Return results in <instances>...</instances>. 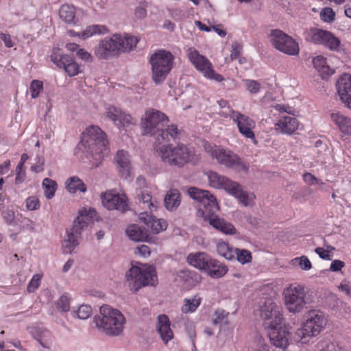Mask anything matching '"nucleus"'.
I'll return each mask as SVG.
<instances>
[{
	"label": "nucleus",
	"instance_id": "nucleus-1",
	"mask_svg": "<svg viewBox=\"0 0 351 351\" xmlns=\"http://www.w3.org/2000/svg\"><path fill=\"white\" fill-rule=\"evenodd\" d=\"M189 196L199 202L197 215L202 217L205 221L215 229L225 234H234L236 229L229 222L219 217L216 213L219 210V206L216 198L209 191L202 190L196 187H191L188 190Z\"/></svg>",
	"mask_w": 351,
	"mask_h": 351
},
{
	"label": "nucleus",
	"instance_id": "nucleus-2",
	"mask_svg": "<svg viewBox=\"0 0 351 351\" xmlns=\"http://www.w3.org/2000/svg\"><path fill=\"white\" fill-rule=\"evenodd\" d=\"M94 322L99 332L116 337L122 333L125 319L120 311L105 304L94 317Z\"/></svg>",
	"mask_w": 351,
	"mask_h": 351
},
{
	"label": "nucleus",
	"instance_id": "nucleus-3",
	"mask_svg": "<svg viewBox=\"0 0 351 351\" xmlns=\"http://www.w3.org/2000/svg\"><path fill=\"white\" fill-rule=\"evenodd\" d=\"M138 42V40L134 36L127 34L122 37L119 34H114L109 38L102 40L95 48V53L99 59L108 60L121 52L132 50Z\"/></svg>",
	"mask_w": 351,
	"mask_h": 351
},
{
	"label": "nucleus",
	"instance_id": "nucleus-4",
	"mask_svg": "<svg viewBox=\"0 0 351 351\" xmlns=\"http://www.w3.org/2000/svg\"><path fill=\"white\" fill-rule=\"evenodd\" d=\"M126 278L131 290L137 292L146 286H155L158 277L155 268L147 264L138 263L132 265L126 273Z\"/></svg>",
	"mask_w": 351,
	"mask_h": 351
},
{
	"label": "nucleus",
	"instance_id": "nucleus-5",
	"mask_svg": "<svg viewBox=\"0 0 351 351\" xmlns=\"http://www.w3.org/2000/svg\"><path fill=\"white\" fill-rule=\"evenodd\" d=\"M82 143L87 149V152L97 161L102 160L108 145L106 134L98 126L95 125L86 129V133L83 134Z\"/></svg>",
	"mask_w": 351,
	"mask_h": 351
},
{
	"label": "nucleus",
	"instance_id": "nucleus-6",
	"mask_svg": "<svg viewBox=\"0 0 351 351\" xmlns=\"http://www.w3.org/2000/svg\"><path fill=\"white\" fill-rule=\"evenodd\" d=\"M162 161L169 165L182 167L190 162L193 157V152L183 144L176 147L172 145H163L157 149Z\"/></svg>",
	"mask_w": 351,
	"mask_h": 351
},
{
	"label": "nucleus",
	"instance_id": "nucleus-7",
	"mask_svg": "<svg viewBox=\"0 0 351 351\" xmlns=\"http://www.w3.org/2000/svg\"><path fill=\"white\" fill-rule=\"evenodd\" d=\"M174 56L166 50H159L152 55L149 63L152 66V78L158 85L167 78L173 68Z\"/></svg>",
	"mask_w": 351,
	"mask_h": 351
},
{
	"label": "nucleus",
	"instance_id": "nucleus-8",
	"mask_svg": "<svg viewBox=\"0 0 351 351\" xmlns=\"http://www.w3.org/2000/svg\"><path fill=\"white\" fill-rule=\"evenodd\" d=\"M207 176L210 186L217 189H223L229 194L237 198L245 206L250 204L247 193L242 189L238 182L220 176L215 171H208Z\"/></svg>",
	"mask_w": 351,
	"mask_h": 351
},
{
	"label": "nucleus",
	"instance_id": "nucleus-9",
	"mask_svg": "<svg viewBox=\"0 0 351 351\" xmlns=\"http://www.w3.org/2000/svg\"><path fill=\"white\" fill-rule=\"evenodd\" d=\"M169 121V118L165 113L158 110L149 109L145 111L142 118L143 134H149L156 137Z\"/></svg>",
	"mask_w": 351,
	"mask_h": 351
},
{
	"label": "nucleus",
	"instance_id": "nucleus-10",
	"mask_svg": "<svg viewBox=\"0 0 351 351\" xmlns=\"http://www.w3.org/2000/svg\"><path fill=\"white\" fill-rule=\"evenodd\" d=\"M213 158L217 160L221 165L232 169L236 171L247 172L249 165L245 164L236 154L218 147L211 148L210 150Z\"/></svg>",
	"mask_w": 351,
	"mask_h": 351
},
{
	"label": "nucleus",
	"instance_id": "nucleus-11",
	"mask_svg": "<svg viewBox=\"0 0 351 351\" xmlns=\"http://www.w3.org/2000/svg\"><path fill=\"white\" fill-rule=\"evenodd\" d=\"M187 56L195 69L202 75L211 80L221 82L224 80L223 77L217 73L213 69V64L205 56L201 55L199 51L191 47L188 49Z\"/></svg>",
	"mask_w": 351,
	"mask_h": 351
},
{
	"label": "nucleus",
	"instance_id": "nucleus-12",
	"mask_svg": "<svg viewBox=\"0 0 351 351\" xmlns=\"http://www.w3.org/2000/svg\"><path fill=\"white\" fill-rule=\"evenodd\" d=\"M306 40L315 45H322L332 51H338L341 40L332 32L319 28H311L306 32Z\"/></svg>",
	"mask_w": 351,
	"mask_h": 351
},
{
	"label": "nucleus",
	"instance_id": "nucleus-13",
	"mask_svg": "<svg viewBox=\"0 0 351 351\" xmlns=\"http://www.w3.org/2000/svg\"><path fill=\"white\" fill-rule=\"evenodd\" d=\"M283 295L285 296V304L291 313L301 312L306 304L304 299V287L302 285H291L285 289Z\"/></svg>",
	"mask_w": 351,
	"mask_h": 351
},
{
	"label": "nucleus",
	"instance_id": "nucleus-14",
	"mask_svg": "<svg viewBox=\"0 0 351 351\" xmlns=\"http://www.w3.org/2000/svg\"><path fill=\"white\" fill-rule=\"evenodd\" d=\"M269 37L272 45L278 51L290 56H295L298 53V44L282 31L279 29L272 30Z\"/></svg>",
	"mask_w": 351,
	"mask_h": 351
},
{
	"label": "nucleus",
	"instance_id": "nucleus-15",
	"mask_svg": "<svg viewBox=\"0 0 351 351\" xmlns=\"http://www.w3.org/2000/svg\"><path fill=\"white\" fill-rule=\"evenodd\" d=\"M261 311L264 326L266 328L270 330L282 324L283 321L282 308L271 300L265 302Z\"/></svg>",
	"mask_w": 351,
	"mask_h": 351
},
{
	"label": "nucleus",
	"instance_id": "nucleus-16",
	"mask_svg": "<svg viewBox=\"0 0 351 351\" xmlns=\"http://www.w3.org/2000/svg\"><path fill=\"white\" fill-rule=\"evenodd\" d=\"M51 60L59 68L63 69L69 76H75L79 73V66L73 58L60 53V49L53 50Z\"/></svg>",
	"mask_w": 351,
	"mask_h": 351
},
{
	"label": "nucleus",
	"instance_id": "nucleus-17",
	"mask_svg": "<svg viewBox=\"0 0 351 351\" xmlns=\"http://www.w3.org/2000/svg\"><path fill=\"white\" fill-rule=\"evenodd\" d=\"M327 319L324 313L319 310L309 311L305 325V330L311 332V336L315 337L320 333L326 325Z\"/></svg>",
	"mask_w": 351,
	"mask_h": 351
},
{
	"label": "nucleus",
	"instance_id": "nucleus-18",
	"mask_svg": "<svg viewBox=\"0 0 351 351\" xmlns=\"http://www.w3.org/2000/svg\"><path fill=\"white\" fill-rule=\"evenodd\" d=\"M230 117L237 123L239 131L245 137L255 139L252 129L255 127V122L245 114L232 109Z\"/></svg>",
	"mask_w": 351,
	"mask_h": 351
},
{
	"label": "nucleus",
	"instance_id": "nucleus-19",
	"mask_svg": "<svg viewBox=\"0 0 351 351\" xmlns=\"http://www.w3.org/2000/svg\"><path fill=\"white\" fill-rule=\"evenodd\" d=\"M101 202L103 205L108 210L115 209L124 213L128 209L126 197L111 191L101 195Z\"/></svg>",
	"mask_w": 351,
	"mask_h": 351
},
{
	"label": "nucleus",
	"instance_id": "nucleus-20",
	"mask_svg": "<svg viewBox=\"0 0 351 351\" xmlns=\"http://www.w3.org/2000/svg\"><path fill=\"white\" fill-rule=\"evenodd\" d=\"M268 336L271 343L276 348L285 350L289 345L290 332L285 325L280 324L270 329Z\"/></svg>",
	"mask_w": 351,
	"mask_h": 351
},
{
	"label": "nucleus",
	"instance_id": "nucleus-21",
	"mask_svg": "<svg viewBox=\"0 0 351 351\" xmlns=\"http://www.w3.org/2000/svg\"><path fill=\"white\" fill-rule=\"evenodd\" d=\"M338 95L344 105L351 109V75L343 74L337 82Z\"/></svg>",
	"mask_w": 351,
	"mask_h": 351
},
{
	"label": "nucleus",
	"instance_id": "nucleus-22",
	"mask_svg": "<svg viewBox=\"0 0 351 351\" xmlns=\"http://www.w3.org/2000/svg\"><path fill=\"white\" fill-rule=\"evenodd\" d=\"M106 115L118 127H125L134 123V119L130 114L122 112L120 108L114 106L106 108Z\"/></svg>",
	"mask_w": 351,
	"mask_h": 351
},
{
	"label": "nucleus",
	"instance_id": "nucleus-23",
	"mask_svg": "<svg viewBox=\"0 0 351 351\" xmlns=\"http://www.w3.org/2000/svg\"><path fill=\"white\" fill-rule=\"evenodd\" d=\"M96 210L93 208H84L80 210L79 216L73 221V227L71 228L75 230V228H77V231L81 234V231L85 228L93 223V219L96 216Z\"/></svg>",
	"mask_w": 351,
	"mask_h": 351
},
{
	"label": "nucleus",
	"instance_id": "nucleus-24",
	"mask_svg": "<svg viewBox=\"0 0 351 351\" xmlns=\"http://www.w3.org/2000/svg\"><path fill=\"white\" fill-rule=\"evenodd\" d=\"M115 160L119 167L121 178L128 180L130 177L131 163L128 152L119 150L117 152Z\"/></svg>",
	"mask_w": 351,
	"mask_h": 351
},
{
	"label": "nucleus",
	"instance_id": "nucleus-25",
	"mask_svg": "<svg viewBox=\"0 0 351 351\" xmlns=\"http://www.w3.org/2000/svg\"><path fill=\"white\" fill-rule=\"evenodd\" d=\"M139 219L156 234L167 228V223L165 220L156 219L147 211L139 214Z\"/></svg>",
	"mask_w": 351,
	"mask_h": 351
},
{
	"label": "nucleus",
	"instance_id": "nucleus-26",
	"mask_svg": "<svg viewBox=\"0 0 351 351\" xmlns=\"http://www.w3.org/2000/svg\"><path fill=\"white\" fill-rule=\"evenodd\" d=\"M77 228H75V230L72 228L66 230V235L64 237L62 247L63 253L71 254L75 248L78 245L77 239L80 236L78 233Z\"/></svg>",
	"mask_w": 351,
	"mask_h": 351
},
{
	"label": "nucleus",
	"instance_id": "nucleus-27",
	"mask_svg": "<svg viewBox=\"0 0 351 351\" xmlns=\"http://www.w3.org/2000/svg\"><path fill=\"white\" fill-rule=\"evenodd\" d=\"M299 126V122L295 117L286 116L281 118L276 124V130L283 134H291Z\"/></svg>",
	"mask_w": 351,
	"mask_h": 351
},
{
	"label": "nucleus",
	"instance_id": "nucleus-28",
	"mask_svg": "<svg viewBox=\"0 0 351 351\" xmlns=\"http://www.w3.org/2000/svg\"><path fill=\"white\" fill-rule=\"evenodd\" d=\"M158 331L165 343L173 338V335L170 328V321L165 314L160 315L158 317Z\"/></svg>",
	"mask_w": 351,
	"mask_h": 351
},
{
	"label": "nucleus",
	"instance_id": "nucleus-29",
	"mask_svg": "<svg viewBox=\"0 0 351 351\" xmlns=\"http://www.w3.org/2000/svg\"><path fill=\"white\" fill-rule=\"evenodd\" d=\"M210 256L205 252L190 253L187 256V263L199 269L205 270Z\"/></svg>",
	"mask_w": 351,
	"mask_h": 351
},
{
	"label": "nucleus",
	"instance_id": "nucleus-30",
	"mask_svg": "<svg viewBox=\"0 0 351 351\" xmlns=\"http://www.w3.org/2000/svg\"><path fill=\"white\" fill-rule=\"evenodd\" d=\"M332 121L337 125L339 130L344 134L351 135V119L339 112L330 114Z\"/></svg>",
	"mask_w": 351,
	"mask_h": 351
},
{
	"label": "nucleus",
	"instance_id": "nucleus-31",
	"mask_svg": "<svg viewBox=\"0 0 351 351\" xmlns=\"http://www.w3.org/2000/svg\"><path fill=\"white\" fill-rule=\"evenodd\" d=\"M204 271H207L211 277L220 278L227 273L228 269L219 261L210 257L208 263V266L206 267Z\"/></svg>",
	"mask_w": 351,
	"mask_h": 351
},
{
	"label": "nucleus",
	"instance_id": "nucleus-32",
	"mask_svg": "<svg viewBox=\"0 0 351 351\" xmlns=\"http://www.w3.org/2000/svg\"><path fill=\"white\" fill-rule=\"evenodd\" d=\"M136 202L142 205L143 209H149L151 212L156 208L155 201L152 200V195L148 190H137L136 195Z\"/></svg>",
	"mask_w": 351,
	"mask_h": 351
},
{
	"label": "nucleus",
	"instance_id": "nucleus-33",
	"mask_svg": "<svg viewBox=\"0 0 351 351\" xmlns=\"http://www.w3.org/2000/svg\"><path fill=\"white\" fill-rule=\"evenodd\" d=\"M165 206L170 211L176 210L180 204V193L176 189H171L167 191L165 199Z\"/></svg>",
	"mask_w": 351,
	"mask_h": 351
},
{
	"label": "nucleus",
	"instance_id": "nucleus-34",
	"mask_svg": "<svg viewBox=\"0 0 351 351\" xmlns=\"http://www.w3.org/2000/svg\"><path fill=\"white\" fill-rule=\"evenodd\" d=\"M128 237L135 241H148L147 231L138 225L132 224L126 230Z\"/></svg>",
	"mask_w": 351,
	"mask_h": 351
},
{
	"label": "nucleus",
	"instance_id": "nucleus-35",
	"mask_svg": "<svg viewBox=\"0 0 351 351\" xmlns=\"http://www.w3.org/2000/svg\"><path fill=\"white\" fill-rule=\"evenodd\" d=\"M178 134L179 130L177 125L172 124L167 128H162L155 138L160 143L162 141L169 142L171 140H175Z\"/></svg>",
	"mask_w": 351,
	"mask_h": 351
},
{
	"label": "nucleus",
	"instance_id": "nucleus-36",
	"mask_svg": "<svg viewBox=\"0 0 351 351\" xmlns=\"http://www.w3.org/2000/svg\"><path fill=\"white\" fill-rule=\"evenodd\" d=\"M313 64L315 69L320 73L322 78L328 77L333 73L328 64L327 59L322 56H317L313 60Z\"/></svg>",
	"mask_w": 351,
	"mask_h": 351
},
{
	"label": "nucleus",
	"instance_id": "nucleus-37",
	"mask_svg": "<svg viewBox=\"0 0 351 351\" xmlns=\"http://www.w3.org/2000/svg\"><path fill=\"white\" fill-rule=\"evenodd\" d=\"M108 32L106 26L101 25H93L77 34V36L83 40L87 39L96 34H105Z\"/></svg>",
	"mask_w": 351,
	"mask_h": 351
},
{
	"label": "nucleus",
	"instance_id": "nucleus-38",
	"mask_svg": "<svg viewBox=\"0 0 351 351\" xmlns=\"http://www.w3.org/2000/svg\"><path fill=\"white\" fill-rule=\"evenodd\" d=\"M60 17L66 23L75 24V11L73 5H63L59 10Z\"/></svg>",
	"mask_w": 351,
	"mask_h": 351
},
{
	"label": "nucleus",
	"instance_id": "nucleus-39",
	"mask_svg": "<svg viewBox=\"0 0 351 351\" xmlns=\"http://www.w3.org/2000/svg\"><path fill=\"white\" fill-rule=\"evenodd\" d=\"M66 189L70 193H75L77 191L84 193L86 187L84 183L77 176L69 178L66 182Z\"/></svg>",
	"mask_w": 351,
	"mask_h": 351
},
{
	"label": "nucleus",
	"instance_id": "nucleus-40",
	"mask_svg": "<svg viewBox=\"0 0 351 351\" xmlns=\"http://www.w3.org/2000/svg\"><path fill=\"white\" fill-rule=\"evenodd\" d=\"M217 253L227 260H232L235 258L234 249L228 243L219 242L217 245Z\"/></svg>",
	"mask_w": 351,
	"mask_h": 351
},
{
	"label": "nucleus",
	"instance_id": "nucleus-41",
	"mask_svg": "<svg viewBox=\"0 0 351 351\" xmlns=\"http://www.w3.org/2000/svg\"><path fill=\"white\" fill-rule=\"evenodd\" d=\"M43 186L44 189L45 195L47 199H51L53 197L57 189L56 182L47 178H45L43 181Z\"/></svg>",
	"mask_w": 351,
	"mask_h": 351
},
{
	"label": "nucleus",
	"instance_id": "nucleus-42",
	"mask_svg": "<svg viewBox=\"0 0 351 351\" xmlns=\"http://www.w3.org/2000/svg\"><path fill=\"white\" fill-rule=\"evenodd\" d=\"M234 253L237 260L243 265L252 261V254L249 250L235 248Z\"/></svg>",
	"mask_w": 351,
	"mask_h": 351
},
{
	"label": "nucleus",
	"instance_id": "nucleus-43",
	"mask_svg": "<svg viewBox=\"0 0 351 351\" xmlns=\"http://www.w3.org/2000/svg\"><path fill=\"white\" fill-rule=\"evenodd\" d=\"M200 304V298L185 299V303L182 307L184 313L194 312Z\"/></svg>",
	"mask_w": 351,
	"mask_h": 351
},
{
	"label": "nucleus",
	"instance_id": "nucleus-44",
	"mask_svg": "<svg viewBox=\"0 0 351 351\" xmlns=\"http://www.w3.org/2000/svg\"><path fill=\"white\" fill-rule=\"evenodd\" d=\"M56 306L61 313H66L70 310V298L64 293L56 301Z\"/></svg>",
	"mask_w": 351,
	"mask_h": 351
},
{
	"label": "nucleus",
	"instance_id": "nucleus-45",
	"mask_svg": "<svg viewBox=\"0 0 351 351\" xmlns=\"http://www.w3.org/2000/svg\"><path fill=\"white\" fill-rule=\"evenodd\" d=\"M292 262L293 265H299L303 270H309L312 267L310 261L305 256L295 258Z\"/></svg>",
	"mask_w": 351,
	"mask_h": 351
},
{
	"label": "nucleus",
	"instance_id": "nucleus-46",
	"mask_svg": "<svg viewBox=\"0 0 351 351\" xmlns=\"http://www.w3.org/2000/svg\"><path fill=\"white\" fill-rule=\"evenodd\" d=\"M92 308L89 305H82L80 306L77 311L74 313L76 316L81 319H86L90 315Z\"/></svg>",
	"mask_w": 351,
	"mask_h": 351
},
{
	"label": "nucleus",
	"instance_id": "nucleus-47",
	"mask_svg": "<svg viewBox=\"0 0 351 351\" xmlns=\"http://www.w3.org/2000/svg\"><path fill=\"white\" fill-rule=\"evenodd\" d=\"M308 337H312L311 332L305 330V325L302 328H298L295 332L294 339L295 341H301L302 343H305L306 341V338Z\"/></svg>",
	"mask_w": 351,
	"mask_h": 351
},
{
	"label": "nucleus",
	"instance_id": "nucleus-48",
	"mask_svg": "<svg viewBox=\"0 0 351 351\" xmlns=\"http://www.w3.org/2000/svg\"><path fill=\"white\" fill-rule=\"evenodd\" d=\"M335 13L330 8H324L320 12V18L322 21L330 23L335 19Z\"/></svg>",
	"mask_w": 351,
	"mask_h": 351
},
{
	"label": "nucleus",
	"instance_id": "nucleus-49",
	"mask_svg": "<svg viewBox=\"0 0 351 351\" xmlns=\"http://www.w3.org/2000/svg\"><path fill=\"white\" fill-rule=\"evenodd\" d=\"M30 93L32 98L38 96L40 91L43 89V82L39 80H33L30 85Z\"/></svg>",
	"mask_w": 351,
	"mask_h": 351
},
{
	"label": "nucleus",
	"instance_id": "nucleus-50",
	"mask_svg": "<svg viewBox=\"0 0 351 351\" xmlns=\"http://www.w3.org/2000/svg\"><path fill=\"white\" fill-rule=\"evenodd\" d=\"M41 280V276L39 274H35L29 281L27 285V291L29 293H33L37 289L40 285Z\"/></svg>",
	"mask_w": 351,
	"mask_h": 351
},
{
	"label": "nucleus",
	"instance_id": "nucleus-51",
	"mask_svg": "<svg viewBox=\"0 0 351 351\" xmlns=\"http://www.w3.org/2000/svg\"><path fill=\"white\" fill-rule=\"evenodd\" d=\"M244 82L250 93L255 94L259 91L261 85L257 81L252 80H245Z\"/></svg>",
	"mask_w": 351,
	"mask_h": 351
},
{
	"label": "nucleus",
	"instance_id": "nucleus-52",
	"mask_svg": "<svg viewBox=\"0 0 351 351\" xmlns=\"http://www.w3.org/2000/svg\"><path fill=\"white\" fill-rule=\"evenodd\" d=\"M26 207L29 210H35L39 208L40 202L36 197H29L26 199Z\"/></svg>",
	"mask_w": 351,
	"mask_h": 351
},
{
	"label": "nucleus",
	"instance_id": "nucleus-53",
	"mask_svg": "<svg viewBox=\"0 0 351 351\" xmlns=\"http://www.w3.org/2000/svg\"><path fill=\"white\" fill-rule=\"evenodd\" d=\"M317 348L319 351H337V348L333 343L326 341L318 343Z\"/></svg>",
	"mask_w": 351,
	"mask_h": 351
},
{
	"label": "nucleus",
	"instance_id": "nucleus-54",
	"mask_svg": "<svg viewBox=\"0 0 351 351\" xmlns=\"http://www.w3.org/2000/svg\"><path fill=\"white\" fill-rule=\"evenodd\" d=\"M135 254L141 255V256L146 258L151 254L149 247L146 245H140L135 249Z\"/></svg>",
	"mask_w": 351,
	"mask_h": 351
},
{
	"label": "nucleus",
	"instance_id": "nucleus-55",
	"mask_svg": "<svg viewBox=\"0 0 351 351\" xmlns=\"http://www.w3.org/2000/svg\"><path fill=\"white\" fill-rule=\"evenodd\" d=\"M304 180L308 184H322V182L310 173H306L303 176Z\"/></svg>",
	"mask_w": 351,
	"mask_h": 351
},
{
	"label": "nucleus",
	"instance_id": "nucleus-56",
	"mask_svg": "<svg viewBox=\"0 0 351 351\" xmlns=\"http://www.w3.org/2000/svg\"><path fill=\"white\" fill-rule=\"evenodd\" d=\"M135 15L137 18L143 19L147 15L146 4L141 3L135 10Z\"/></svg>",
	"mask_w": 351,
	"mask_h": 351
},
{
	"label": "nucleus",
	"instance_id": "nucleus-57",
	"mask_svg": "<svg viewBox=\"0 0 351 351\" xmlns=\"http://www.w3.org/2000/svg\"><path fill=\"white\" fill-rule=\"evenodd\" d=\"M228 313H226L223 310H217L215 313V317L213 319V323L215 325L218 324L222 319H223Z\"/></svg>",
	"mask_w": 351,
	"mask_h": 351
},
{
	"label": "nucleus",
	"instance_id": "nucleus-58",
	"mask_svg": "<svg viewBox=\"0 0 351 351\" xmlns=\"http://www.w3.org/2000/svg\"><path fill=\"white\" fill-rule=\"evenodd\" d=\"M241 50V47L239 43H234L232 45V50L230 53V58L232 60H235L239 58L240 55V52Z\"/></svg>",
	"mask_w": 351,
	"mask_h": 351
},
{
	"label": "nucleus",
	"instance_id": "nucleus-59",
	"mask_svg": "<svg viewBox=\"0 0 351 351\" xmlns=\"http://www.w3.org/2000/svg\"><path fill=\"white\" fill-rule=\"evenodd\" d=\"M345 265L344 262L340 260H334L330 265V269L332 271H340Z\"/></svg>",
	"mask_w": 351,
	"mask_h": 351
},
{
	"label": "nucleus",
	"instance_id": "nucleus-60",
	"mask_svg": "<svg viewBox=\"0 0 351 351\" xmlns=\"http://www.w3.org/2000/svg\"><path fill=\"white\" fill-rule=\"evenodd\" d=\"M37 159H38L37 163L34 165H32L31 167V169H32V171H33L36 173H39L44 170V167H43L44 160L43 158H41L40 157H38Z\"/></svg>",
	"mask_w": 351,
	"mask_h": 351
},
{
	"label": "nucleus",
	"instance_id": "nucleus-61",
	"mask_svg": "<svg viewBox=\"0 0 351 351\" xmlns=\"http://www.w3.org/2000/svg\"><path fill=\"white\" fill-rule=\"evenodd\" d=\"M315 252L319 256V257L324 260H331L330 256L328 254V250H325L322 247H317Z\"/></svg>",
	"mask_w": 351,
	"mask_h": 351
},
{
	"label": "nucleus",
	"instance_id": "nucleus-62",
	"mask_svg": "<svg viewBox=\"0 0 351 351\" xmlns=\"http://www.w3.org/2000/svg\"><path fill=\"white\" fill-rule=\"evenodd\" d=\"M3 217L5 223L11 224L14 220V213L12 210H7L3 213Z\"/></svg>",
	"mask_w": 351,
	"mask_h": 351
},
{
	"label": "nucleus",
	"instance_id": "nucleus-63",
	"mask_svg": "<svg viewBox=\"0 0 351 351\" xmlns=\"http://www.w3.org/2000/svg\"><path fill=\"white\" fill-rule=\"evenodd\" d=\"M77 56L82 60L88 61L91 60V55L84 49H79L77 51Z\"/></svg>",
	"mask_w": 351,
	"mask_h": 351
},
{
	"label": "nucleus",
	"instance_id": "nucleus-64",
	"mask_svg": "<svg viewBox=\"0 0 351 351\" xmlns=\"http://www.w3.org/2000/svg\"><path fill=\"white\" fill-rule=\"evenodd\" d=\"M339 289L346 292L347 295L351 296V285H350L349 282L346 281L343 282L341 283Z\"/></svg>",
	"mask_w": 351,
	"mask_h": 351
}]
</instances>
